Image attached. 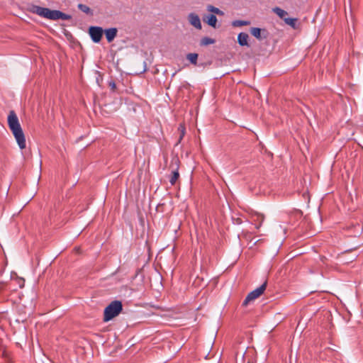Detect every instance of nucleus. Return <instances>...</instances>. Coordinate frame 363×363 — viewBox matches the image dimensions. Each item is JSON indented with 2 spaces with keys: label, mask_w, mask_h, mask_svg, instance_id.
Masks as SVG:
<instances>
[{
  "label": "nucleus",
  "mask_w": 363,
  "mask_h": 363,
  "mask_svg": "<svg viewBox=\"0 0 363 363\" xmlns=\"http://www.w3.org/2000/svg\"><path fill=\"white\" fill-rule=\"evenodd\" d=\"M77 7L81 11L85 13L86 14H88L90 16L93 15V12L91 11V9L86 5L83 4H79Z\"/></svg>",
  "instance_id": "obj_13"
},
{
  "label": "nucleus",
  "mask_w": 363,
  "mask_h": 363,
  "mask_svg": "<svg viewBox=\"0 0 363 363\" xmlns=\"http://www.w3.org/2000/svg\"><path fill=\"white\" fill-rule=\"evenodd\" d=\"M123 310V305L120 301H113L105 308L104 313V320L109 321L117 316Z\"/></svg>",
  "instance_id": "obj_2"
},
{
  "label": "nucleus",
  "mask_w": 363,
  "mask_h": 363,
  "mask_svg": "<svg viewBox=\"0 0 363 363\" xmlns=\"http://www.w3.org/2000/svg\"><path fill=\"white\" fill-rule=\"evenodd\" d=\"M198 56L197 53H189L186 55V59L194 65H196Z\"/></svg>",
  "instance_id": "obj_16"
},
{
  "label": "nucleus",
  "mask_w": 363,
  "mask_h": 363,
  "mask_svg": "<svg viewBox=\"0 0 363 363\" xmlns=\"http://www.w3.org/2000/svg\"><path fill=\"white\" fill-rule=\"evenodd\" d=\"M267 282H264L260 286L250 292L242 303V306H247L250 302L259 297L265 291Z\"/></svg>",
  "instance_id": "obj_4"
},
{
  "label": "nucleus",
  "mask_w": 363,
  "mask_h": 363,
  "mask_svg": "<svg viewBox=\"0 0 363 363\" xmlns=\"http://www.w3.org/2000/svg\"><path fill=\"white\" fill-rule=\"evenodd\" d=\"M15 280L21 289L24 287V284H25L24 279L21 278V277H17Z\"/></svg>",
  "instance_id": "obj_22"
},
{
  "label": "nucleus",
  "mask_w": 363,
  "mask_h": 363,
  "mask_svg": "<svg viewBox=\"0 0 363 363\" xmlns=\"http://www.w3.org/2000/svg\"><path fill=\"white\" fill-rule=\"evenodd\" d=\"M216 40L209 37H203L200 40L201 46H206L215 43Z\"/></svg>",
  "instance_id": "obj_14"
},
{
  "label": "nucleus",
  "mask_w": 363,
  "mask_h": 363,
  "mask_svg": "<svg viewBox=\"0 0 363 363\" xmlns=\"http://www.w3.org/2000/svg\"><path fill=\"white\" fill-rule=\"evenodd\" d=\"M250 24L249 21L236 20L232 23L233 26L240 27L243 26H248Z\"/></svg>",
  "instance_id": "obj_20"
},
{
  "label": "nucleus",
  "mask_w": 363,
  "mask_h": 363,
  "mask_svg": "<svg viewBox=\"0 0 363 363\" xmlns=\"http://www.w3.org/2000/svg\"><path fill=\"white\" fill-rule=\"evenodd\" d=\"M207 11H210V12H212V13H213L215 14L219 15V16H223L224 14L223 11H222L218 8L215 7V6H213L212 5H208L207 6Z\"/></svg>",
  "instance_id": "obj_18"
},
{
  "label": "nucleus",
  "mask_w": 363,
  "mask_h": 363,
  "mask_svg": "<svg viewBox=\"0 0 363 363\" xmlns=\"http://www.w3.org/2000/svg\"><path fill=\"white\" fill-rule=\"evenodd\" d=\"M273 12L275 13L281 18H285L284 17L287 15V12L279 7H275L272 9Z\"/></svg>",
  "instance_id": "obj_17"
},
{
  "label": "nucleus",
  "mask_w": 363,
  "mask_h": 363,
  "mask_svg": "<svg viewBox=\"0 0 363 363\" xmlns=\"http://www.w3.org/2000/svg\"><path fill=\"white\" fill-rule=\"evenodd\" d=\"M203 21L206 22L210 26L216 28L217 24V18L214 14H209L203 18Z\"/></svg>",
  "instance_id": "obj_10"
},
{
  "label": "nucleus",
  "mask_w": 363,
  "mask_h": 363,
  "mask_svg": "<svg viewBox=\"0 0 363 363\" xmlns=\"http://www.w3.org/2000/svg\"><path fill=\"white\" fill-rule=\"evenodd\" d=\"M178 130L180 131V137H179V142H180L182 140V139L183 138L184 134H185V128H184V126L182 124H180L179 128H178Z\"/></svg>",
  "instance_id": "obj_21"
},
{
  "label": "nucleus",
  "mask_w": 363,
  "mask_h": 363,
  "mask_svg": "<svg viewBox=\"0 0 363 363\" xmlns=\"http://www.w3.org/2000/svg\"><path fill=\"white\" fill-rule=\"evenodd\" d=\"M172 164H174L176 166V168L172 171L169 182L172 185H174L176 184V182L179 177V160L178 158H174L172 160Z\"/></svg>",
  "instance_id": "obj_7"
},
{
  "label": "nucleus",
  "mask_w": 363,
  "mask_h": 363,
  "mask_svg": "<svg viewBox=\"0 0 363 363\" xmlns=\"http://www.w3.org/2000/svg\"><path fill=\"white\" fill-rule=\"evenodd\" d=\"M72 18L70 15L60 11H57L56 20L62 19V20H69Z\"/></svg>",
  "instance_id": "obj_19"
},
{
  "label": "nucleus",
  "mask_w": 363,
  "mask_h": 363,
  "mask_svg": "<svg viewBox=\"0 0 363 363\" xmlns=\"http://www.w3.org/2000/svg\"><path fill=\"white\" fill-rule=\"evenodd\" d=\"M253 221L255 223L256 228H259L262 222L264 220V216L260 213H255L252 216Z\"/></svg>",
  "instance_id": "obj_12"
},
{
  "label": "nucleus",
  "mask_w": 363,
  "mask_h": 363,
  "mask_svg": "<svg viewBox=\"0 0 363 363\" xmlns=\"http://www.w3.org/2000/svg\"><path fill=\"white\" fill-rule=\"evenodd\" d=\"M250 33L256 38L257 40L265 39L268 37V31L263 28L261 29L259 28L253 27L250 28Z\"/></svg>",
  "instance_id": "obj_6"
},
{
  "label": "nucleus",
  "mask_w": 363,
  "mask_h": 363,
  "mask_svg": "<svg viewBox=\"0 0 363 363\" xmlns=\"http://www.w3.org/2000/svg\"><path fill=\"white\" fill-rule=\"evenodd\" d=\"M104 30L101 27L91 26L89 28V35L94 43H99L103 35Z\"/></svg>",
  "instance_id": "obj_5"
},
{
  "label": "nucleus",
  "mask_w": 363,
  "mask_h": 363,
  "mask_svg": "<svg viewBox=\"0 0 363 363\" xmlns=\"http://www.w3.org/2000/svg\"><path fill=\"white\" fill-rule=\"evenodd\" d=\"M8 125L21 150L26 147V138L18 118L14 111H10L8 116Z\"/></svg>",
  "instance_id": "obj_1"
},
{
  "label": "nucleus",
  "mask_w": 363,
  "mask_h": 363,
  "mask_svg": "<svg viewBox=\"0 0 363 363\" xmlns=\"http://www.w3.org/2000/svg\"><path fill=\"white\" fill-rule=\"evenodd\" d=\"M188 21L189 23L195 28L198 30H201L202 28L201 19L198 14L195 13H190L188 15Z\"/></svg>",
  "instance_id": "obj_8"
},
{
  "label": "nucleus",
  "mask_w": 363,
  "mask_h": 363,
  "mask_svg": "<svg viewBox=\"0 0 363 363\" xmlns=\"http://www.w3.org/2000/svg\"><path fill=\"white\" fill-rule=\"evenodd\" d=\"M249 35L246 33H240L238 36V43L240 46H249L248 44Z\"/></svg>",
  "instance_id": "obj_11"
},
{
  "label": "nucleus",
  "mask_w": 363,
  "mask_h": 363,
  "mask_svg": "<svg viewBox=\"0 0 363 363\" xmlns=\"http://www.w3.org/2000/svg\"><path fill=\"white\" fill-rule=\"evenodd\" d=\"M284 22L289 25L291 27H292L294 29H296L298 28L297 26V18H284Z\"/></svg>",
  "instance_id": "obj_15"
},
{
  "label": "nucleus",
  "mask_w": 363,
  "mask_h": 363,
  "mask_svg": "<svg viewBox=\"0 0 363 363\" xmlns=\"http://www.w3.org/2000/svg\"><path fill=\"white\" fill-rule=\"evenodd\" d=\"M57 11V10H51L48 8L39 6H34L32 9L33 13L50 20H56Z\"/></svg>",
  "instance_id": "obj_3"
},
{
  "label": "nucleus",
  "mask_w": 363,
  "mask_h": 363,
  "mask_svg": "<svg viewBox=\"0 0 363 363\" xmlns=\"http://www.w3.org/2000/svg\"><path fill=\"white\" fill-rule=\"evenodd\" d=\"M106 40L108 43H111L117 36L118 29L116 28H111L104 30Z\"/></svg>",
  "instance_id": "obj_9"
},
{
  "label": "nucleus",
  "mask_w": 363,
  "mask_h": 363,
  "mask_svg": "<svg viewBox=\"0 0 363 363\" xmlns=\"http://www.w3.org/2000/svg\"><path fill=\"white\" fill-rule=\"evenodd\" d=\"M5 290V283L0 282V296L3 293V291Z\"/></svg>",
  "instance_id": "obj_24"
},
{
  "label": "nucleus",
  "mask_w": 363,
  "mask_h": 363,
  "mask_svg": "<svg viewBox=\"0 0 363 363\" xmlns=\"http://www.w3.org/2000/svg\"><path fill=\"white\" fill-rule=\"evenodd\" d=\"M108 86L111 88L112 91H115L116 89V84L113 80L108 82Z\"/></svg>",
  "instance_id": "obj_23"
}]
</instances>
